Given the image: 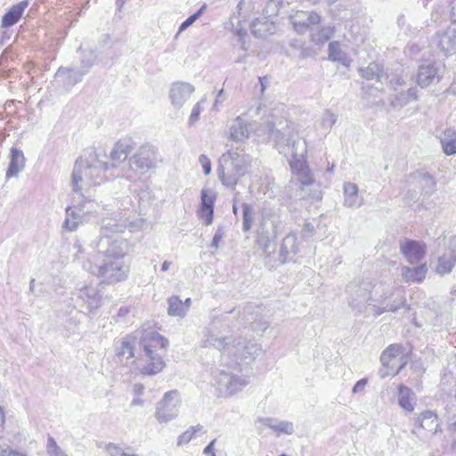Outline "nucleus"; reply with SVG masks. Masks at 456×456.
Masks as SVG:
<instances>
[{"label": "nucleus", "mask_w": 456, "mask_h": 456, "mask_svg": "<svg viewBox=\"0 0 456 456\" xmlns=\"http://www.w3.org/2000/svg\"><path fill=\"white\" fill-rule=\"evenodd\" d=\"M229 328L224 321L216 318L204 330L201 343L205 347L212 346L217 349L222 355L234 361L253 359L260 350L258 346L245 339L224 334Z\"/></svg>", "instance_id": "1"}, {"label": "nucleus", "mask_w": 456, "mask_h": 456, "mask_svg": "<svg viewBox=\"0 0 456 456\" xmlns=\"http://www.w3.org/2000/svg\"><path fill=\"white\" fill-rule=\"evenodd\" d=\"M127 225L126 219L103 217L102 220L101 234L91 244L96 252V261L102 258L124 259L128 250V242L118 233L123 232Z\"/></svg>", "instance_id": "2"}, {"label": "nucleus", "mask_w": 456, "mask_h": 456, "mask_svg": "<svg viewBox=\"0 0 456 456\" xmlns=\"http://www.w3.org/2000/svg\"><path fill=\"white\" fill-rule=\"evenodd\" d=\"M109 171V164L99 159L94 151L80 157L75 162L71 184L75 192L84 196L91 187L100 185L108 177L105 173Z\"/></svg>", "instance_id": "3"}, {"label": "nucleus", "mask_w": 456, "mask_h": 456, "mask_svg": "<svg viewBox=\"0 0 456 456\" xmlns=\"http://www.w3.org/2000/svg\"><path fill=\"white\" fill-rule=\"evenodd\" d=\"M267 136L270 142L273 143L280 153L285 152L291 149V154L296 151L294 146L298 144H306L305 141H301L295 130L294 123L282 117H273L265 126Z\"/></svg>", "instance_id": "4"}, {"label": "nucleus", "mask_w": 456, "mask_h": 456, "mask_svg": "<svg viewBox=\"0 0 456 456\" xmlns=\"http://www.w3.org/2000/svg\"><path fill=\"white\" fill-rule=\"evenodd\" d=\"M249 165L248 155L228 151L219 159L218 177L224 186L234 189L238 181L248 173Z\"/></svg>", "instance_id": "5"}, {"label": "nucleus", "mask_w": 456, "mask_h": 456, "mask_svg": "<svg viewBox=\"0 0 456 456\" xmlns=\"http://www.w3.org/2000/svg\"><path fill=\"white\" fill-rule=\"evenodd\" d=\"M82 267L86 272L101 277L110 283L126 280L130 270L124 259L102 258L93 263L92 259L88 258L82 262Z\"/></svg>", "instance_id": "6"}, {"label": "nucleus", "mask_w": 456, "mask_h": 456, "mask_svg": "<svg viewBox=\"0 0 456 456\" xmlns=\"http://www.w3.org/2000/svg\"><path fill=\"white\" fill-rule=\"evenodd\" d=\"M168 345L167 339L154 330H145L140 338V346L150 362L142 368V374L154 375L164 368L162 357L157 353L159 349H165Z\"/></svg>", "instance_id": "7"}, {"label": "nucleus", "mask_w": 456, "mask_h": 456, "mask_svg": "<svg viewBox=\"0 0 456 456\" xmlns=\"http://www.w3.org/2000/svg\"><path fill=\"white\" fill-rule=\"evenodd\" d=\"M281 222L272 208H264L257 229L256 241L263 251L267 252L270 243L276 240Z\"/></svg>", "instance_id": "8"}, {"label": "nucleus", "mask_w": 456, "mask_h": 456, "mask_svg": "<svg viewBox=\"0 0 456 456\" xmlns=\"http://www.w3.org/2000/svg\"><path fill=\"white\" fill-rule=\"evenodd\" d=\"M375 287L371 282L366 281L350 282L346 286V293L348 304L352 309L361 314L371 305L374 301L371 292Z\"/></svg>", "instance_id": "9"}, {"label": "nucleus", "mask_w": 456, "mask_h": 456, "mask_svg": "<svg viewBox=\"0 0 456 456\" xmlns=\"http://www.w3.org/2000/svg\"><path fill=\"white\" fill-rule=\"evenodd\" d=\"M296 151L292 153V159L290 161V167L293 174L296 175L297 180L300 183L302 187L309 186L314 183L313 175L305 159L307 150L306 144H298L297 142L294 145ZM300 199L305 198L304 188H301L300 192L297 195Z\"/></svg>", "instance_id": "10"}, {"label": "nucleus", "mask_w": 456, "mask_h": 456, "mask_svg": "<svg viewBox=\"0 0 456 456\" xmlns=\"http://www.w3.org/2000/svg\"><path fill=\"white\" fill-rule=\"evenodd\" d=\"M159 162H160V159L158 149L151 144H145L141 146L129 159V167L143 175L149 170L156 168Z\"/></svg>", "instance_id": "11"}, {"label": "nucleus", "mask_w": 456, "mask_h": 456, "mask_svg": "<svg viewBox=\"0 0 456 456\" xmlns=\"http://www.w3.org/2000/svg\"><path fill=\"white\" fill-rule=\"evenodd\" d=\"M180 404L181 398L177 390L166 392L156 405L154 414L156 419L159 423H167L175 419L179 414Z\"/></svg>", "instance_id": "12"}, {"label": "nucleus", "mask_w": 456, "mask_h": 456, "mask_svg": "<svg viewBox=\"0 0 456 456\" xmlns=\"http://www.w3.org/2000/svg\"><path fill=\"white\" fill-rule=\"evenodd\" d=\"M215 380L218 390V396L224 397L234 395L248 384L246 379L224 370L216 371L215 373Z\"/></svg>", "instance_id": "13"}, {"label": "nucleus", "mask_w": 456, "mask_h": 456, "mask_svg": "<svg viewBox=\"0 0 456 456\" xmlns=\"http://www.w3.org/2000/svg\"><path fill=\"white\" fill-rule=\"evenodd\" d=\"M216 200V194L214 191L210 189L201 190L200 204L197 216L206 226H208L213 223Z\"/></svg>", "instance_id": "14"}, {"label": "nucleus", "mask_w": 456, "mask_h": 456, "mask_svg": "<svg viewBox=\"0 0 456 456\" xmlns=\"http://www.w3.org/2000/svg\"><path fill=\"white\" fill-rule=\"evenodd\" d=\"M443 67L437 62H427L419 67L416 81L421 87L438 83L442 78Z\"/></svg>", "instance_id": "15"}, {"label": "nucleus", "mask_w": 456, "mask_h": 456, "mask_svg": "<svg viewBox=\"0 0 456 456\" xmlns=\"http://www.w3.org/2000/svg\"><path fill=\"white\" fill-rule=\"evenodd\" d=\"M434 43L446 56L456 53V25L452 24L436 34Z\"/></svg>", "instance_id": "16"}, {"label": "nucleus", "mask_w": 456, "mask_h": 456, "mask_svg": "<svg viewBox=\"0 0 456 456\" xmlns=\"http://www.w3.org/2000/svg\"><path fill=\"white\" fill-rule=\"evenodd\" d=\"M130 142L127 140L118 141L110 152L111 165H109V171H110V177H118L124 175L121 170L118 169V165L125 161L132 151Z\"/></svg>", "instance_id": "17"}, {"label": "nucleus", "mask_w": 456, "mask_h": 456, "mask_svg": "<svg viewBox=\"0 0 456 456\" xmlns=\"http://www.w3.org/2000/svg\"><path fill=\"white\" fill-rule=\"evenodd\" d=\"M290 22L297 34H305L311 26L321 22V16L315 12L297 11L290 16Z\"/></svg>", "instance_id": "18"}, {"label": "nucleus", "mask_w": 456, "mask_h": 456, "mask_svg": "<svg viewBox=\"0 0 456 456\" xmlns=\"http://www.w3.org/2000/svg\"><path fill=\"white\" fill-rule=\"evenodd\" d=\"M194 92V86L187 82L173 83L169 91V98L172 105L180 109Z\"/></svg>", "instance_id": "19"}, {"label": "nucleus", "mask_w": 456, "mask_h": 456, "mask_svg": "<svg viewBox=\"0 0 456 456\" xmlns=\"http://www.w3.org/2000/svg\"><path fill=\"white\" fill-rule=\"evenodd\" d=\"M256 428L259 434L264 433V428L267 427L273 431L280 434L291 435L294 432L293 423L287 420H279L274 418H258L256 420Z\"/></svg>", "instance_id": "20"}, {"label": "nucleus", "mask_w": 456, "mask_h": 456, "mask_svg": "<svg viewBox=\"0 0 456 456\" xmlns=\"http://www.w3.org/2000/svg\"><path fill=\"white\" fill-rule=\"evenodd\" d=\"M415 425L419 428L425 430L430 436H434L441 431V425L437 414L430 410L419 413L416 418Z\"/></svg>", "instance_id": "21"}, {"label": "nucleus", "mask_w": 456, "mask_h": 456, "mask_svg": "<svg viewBox=\"0 0 456 456\" xmlns=\"http://www.w3.org/2000/svg\"><path fill=\"white\" fill-rule=\"evenodd\" d=\"M400 248L411 264L419 263L425 254V246L416 240H405L401 243Z\"/></svg>", "instance_id": "22"}, {"label": "nucleus", "mask_w": 456, "mask_h": 456, "mask_svg": "<svg viewBox=\"0 0 456 456\" xmlns=\"http://www.w3.org/2000/svg\"><path fill=\"white\" fill-rule=\"evenodd\" d=\"M86 74V70L75 68L60 67L55 73V77L61 79L65 86H73L80 82Z\"/></svg>", "instance_id": "23"}, {"label": "nucleus", "mask_w": 456, "mask_h": 456, "mask_svg": "<svg viewBox=\"0 0 456 456\" xmlns=\"http://www.w3.org/2000/svg\"><path fill=\"white\" fill-rule=\"evenodd\" d=\"M249 136L248 123L241 116H238L229 128V139L243 142Z\"/></svg>", "instance_id": "24"}, {"label": "nucleus", "mask_w": 456, "mask_h": 456, "mask_svg": "<svg viewBox=\"0 0 456 456\" xmlns=\"http://www.w3.org/2000/svg\"><path fill=\"white\" fill-rule=\"evenodd\" d=\"M77 297L86 305L89 312L97 309L101 305V296L94 287H84L78 291Z\"/></svg>", "instance_id": "25"}, {"label": "nucleus", "mask_w": 456, "mask_h": 456, "mask_svg": "<svg viewBox=\"0 0 456 456\" xmlns=\"http://www.w3.org/2000/svg\"><path fill=\"white\" fill-rule=\"evenodd\" d=\"M25 161L26 159L22 151L16 148H12L10 163L6 171V178L17 176L18 174L23 170L25 167Z\"/></svg>", "instance_id": "26"}, {"label": "nucleus", "mask_w": 456, "mask_h": 456, "mask_svg": "<svg viewBox=\"0 0 456 456\" xmlns=\"http://www.w3.org/2000/svg\"><path fill=\"white\" fill-rule=\"evenodd\" d=\"M28 1H21L12 5L2 18V27L10 28L13 26L22 16L25 9L28 7Z\"/></svg>", "instance_id": "27"}, {"label": "nucleus", "mask_w": 456, "mask_h": 456, "mask_svg": "<svg viewBox=\"0 0 456 456\" xmlns=\"http://www.w3.org/2000/svg\"><path fill=\"white\" fill-rule=\"evenodd\" d=\"M456 264V250H446L441 256L438 257L436 271L439 274H446L452 272Z\"/></svg>", "instance_id": "28"}, {"label": "nucleus", "mask_w": 456, "mask_h": 456, "mask_svg": "<svg viewBox=\"0 0 456 456\" xmlns=\"http://www.w3.org/2000/svg\"><path fill=\"white\" fill-rule=\"evenodd\" d=\"M407 354H405V350L403 351V357L397 356L396 358H393L390 362L382 363L385 370H380L379 373L382 378L387 376L397 375L403 368L407 364Z\"/></svg>", "instance_id": "29"}, {"label": "nucleus", "mask_w": 456, "mask_h": 456, "mask_svg": "<svg viewBox=\"0 0 456 456\" xmlns=\"http://www.w3.org/2000/svg\"><path fill=\"white\" fill-rule=\"evenodd\" d=\"M358 186L354 183H344L345 206L358 208L362 205V199L359 196Z\"/></svg>", "instance_id": "30"}, {"label": "nucleus", "mask_w": 456, "mask_h": 456, "mask_svg": "<svg viewBox=\"0 0 456 456\" xmlns=\"http://www.w3.org/2000/svg\"><path fill=\"white\" fill-rule=\"evenodd\" d=\"M136 338L126 336L123 338L116 346V355L120 358L131 359L134 355V345Z\"/></svg>", "instance_id": "31"}, {"label": "nucleus", "mask_w": 456, "mask_h": 456, "mask_svg": "<svg viewBox=\"0 0 456 456\" xmlns=\"http://www.w3.org/2000/svg\"><path fill=\"white\" fill-rule=\"evenodd\" d=\"M427 271L425 264L415 267L404 266L402 269V277L406 282H421L426 277Z\"/></svg>", "instance_id": "32"}, {"label": "nucleus", "mask_w": 456, "mask_h": 456, "mask_svg": "<svg viewBox=\"0 0 456 456\" xmlns=\"http://www.w3.org/2000/svg\"><path fill=\"white\" fill-rule=\"evenodd\" d=\"M415 394L406 386L400 385L398 387V403L406 411L411 412L414 410L413 401Z\"/></svg>", "instance_id": "33"}, {"label": "nucleus", "mask_w": 456, "mask_h": 456, "mask_svg": "<svg viewBox=\"0 0 456 456\" xmlns=\"http://www.w3.org/2000/svg\"><path fill=\"white\" fill-rule=\"evenodd\" d=\"M441 144L446 155L456 154V131L451 128L446 129L441 137Z\"/></svg>", "instance_id": "34"}, {"label": "nucleus", "mask_w": 456, "mask_h": 456, "mask_svg": "<svg viewBox=\"0 0 456 456\" xmlns=\"http://www.w3.org/2000/svg\"><path fill=\"white\" fill-rule=\"evenodd\" d=\"M297 236L289 233L283 240L281 245L280 253L283 256V261L289 258L290 255H295L297 252Z\"/></svg>", "instance_id": "35"}, {"label": "nucleus", "mask_w": 456, "mask_h": 456, "mask_svg": "<svg viewBox=\"0 0 456 456\" xmlns=\"http://www.w3.org/2000/svg\"><path fill=\"white\" fill-rule=\"evenodd\" d=\"M359 73L362 77L367 80H377L379 81L383 75V67L379 63L373 61L370 62L365 68H360Z\"/></svg>", "instance_id": "36"}, {"label": "nucleus", "mask_w": 456, "mask_h": 456, "mask_svg": "<svg viewBox=\"0 0 456 456\" xmlns=\"http://www.w3.org/2000/svg\"><path fill=\"white\" fill-rule=\"evenodd\" d=\"M251 32L256 37H264L267 33H272L274 28L273 23L269 20L255 19L250 24Z\"/></svg>", "instance_id": "37"}, {"label": "nucleus", "mask_w": 456, "mask_h": 456, "mask_svg": "<svg viewBox=\"0 0 456 456\" xmlns=\"http://www.w3.org/2000/svg\"><path fill=\"white\" fill-rule=\"evenodd\" d=\"M167 314L170 316L183 318L187 314V305H183V301L177 296H172L168 298Z\"/></svg>", "instance_id": "38"}, {"label": "nucleus", "mask_w": 456, "mask_h": 456, "mask_svg": "<svg viewBox=\"0 0 456 456\" xmlns=\"http://www.w3.org/2000/svg\"><path fill=\"white\" fill-rule=\"evenodd\" d=\"M329 60L338 61L343 65L349 64L346 54L341 50L340 43L338 41H332L329 44Z\"/></svg>", "instance_id": "39"}, {"label": "nucleus", "mask_w": 456, "mask_h": 456, "mask_svg": "<svg viewBox=\"0 0 456 456\" xmlns=\"http://www.w3.org/2000/svg\"><path fill=\"white\" fill-rule=\"evenodd\" d=\"M335 33V28L334 27H324L319 29L318 31L311 34V40L315 45H324L329 39L331 38V37Z\"/></svg>", "instance_id": "40"}, {"label": "nucleus", "mask_w": 456, "mask_h": 456, "mask_svg": "<svg viewBox=\"0 0 456 456\" xmlns=\"http://www.w3.org/2000/svg\"><path fill=\"white\" fill-rule=\"evenodd\" d=\"M66 219L62 225L63 228H66L70 232L76 231L81 224L80 215L77 213L76 210L71 207H68L66 208Z\"/></svg>", "instance_id": "41"}, {"label": "nucleus", "mask_w": 456, "mask_h": 456, "mask_svg": "<svg viewBox=\"0 0 456 456\" xmlns=\"http://www.w3.org/2000/svg\"><path fill=\"white\" fill-rule=\"evenodd\" d=\"M403 351H404V347L399 344H394L389 346L381 354L380 362L381 363L390 362L393 358H396L397 356L403 357Z\"/></svg>", "instance_id": "42"}, {"label": "nucleus", "mask_w": 456, "mask_h": 456, "mask_svg": "<svg viewBox=\"0 0 456 456\" xmlns=\"http://www.w3.org/2000/svg\"><path fill=\"white\" fill-rule=\"evenodd\" d=\"M105 450L110 456H139L133 452L131 447L124 448L120 444L114 443H109Z\"/></svg>", "instance_id": "43"}, {"label": "nucleus", "mask_w": 456, "mask_h": 456, "mask_svg": "<svg viewBox=\"0 0 456 456\" xmlns=\"http://www.w3.org/2000/svg\"><path fill=\"white\" fill-rule=\"evenodd\" d=\"M73 249L75 250V259L77 260L81 265L83 261H86L88 258H91L93 263L96 261V252L93 249V251L87 253V256H86L85 249L83 248L81 243L78 240L73 244Z\"/></svg>", "instance_id": "44"}, {"label": "nucleus", "mask_w": 456, "mask_h": 456, "mask_svg": "<svg viewBox=\"0 0 456 456\" xmlns=\"http://www.w3.org/2000/svg\"><path fill=\"white\" fill-rule=\"evenodd\" d=\"M197 432H204L201 425L191 426L185 432L181 434L177 438V445L188 444L195 436Z\"/></svg>", "instance_id": "45"}, {"label": "nucleus", "mask_w": 456, "mask_h": 456, "mask_svg": "<svg viewBox=\"0 0 456 456\" xmlns=\"http://www.w3.org/2000/svg\"><path fill=\"white\" fill-rule=\"evenodd\" d=\"M96 61V54L92 50L82 51V59L80 61V68L82 70H86V74L89 69L94 66Z\"/></svg>", "instance_id": "46"}, {"label": "nucleus", "mask_w": 456, "mask_h": 456, "mask_svg": "<svg viewBox=\"0 0 456 456\" xmlns=\"http://www.w3.org/2000/svg\"><path fill=\"white\" fill-rule=\"evenodd\" d=\"M242 218H243V230L248 232L250 230L254 220V209L251 205L248 203L242 204Z\"/></svg>", "instance_id": "47"}, {"label": "nucleus", "mask_w": 456, "mask_h": 456, "mask_svg": "<svg viewBox=\"0 0 456 456\" xmlns=\"http://www.w3.org/2000/svg\"><path fill=\"white\" fill-rule=\"evenodd\" d=\"M46 451L49 456H67V454L58 446L53 437L48 436Z\"/></svg>", "instance_id": "48"}, {"label": "nucleus", "mask_w": 456, "mask_h": 456, "mask_svg": "<svg viewBox=\"0 0 456 456\" xmlns=\"http://www.w3.org/2000/svg\"><path fill=\"white\" fill-rule=\"evenodd\" d=\"M205 100H202L201 102H197L192 110H191V113L189 117V120H188V124L189 126H192L194 125V123H196L199 118H200V115L203 110L202 106H201V102H203Z\"/></svg>", "instance_id": "49"}, {"label": "nucleus", "mask_w": 456, "mask_h": 456, "mask_svg": "<svg viewBox=\"0 0 456 456\" xmlns=\"http://www.w3.org/2000/svg\"><path fill=\"white\" fill-rule=\"evenodd\" d=\"M387 312L395 313L406 305V299L403 296L397 297L393 302L387 303Z\"/></svg>", "instance_id": "50"}, {"label": "nucleus", "mask_w": 456, "mask_h": 456, "mask_svg": "<svg viewBox=\"0 0 456 456\" xmlns=\"http://www.w3.org/2000/svg\"><path fill=\"white\" fill-rule=\"evenodd\" d=\"M332 5V11L336 12L337 15H340L342 10L346 11L352 7V4H350L349 0H338Z\"/></svg>", "instance_id": "51"}, {"label": "nucleus", "mask_w": 456, "mask_h": 456, "mask_svg": "<svg viewBox=\"0 0 456 456\" xmlns=\"http://www.w3.org/2000/svg\"><path fill=\"white\" fill-rule=\"evenodd\" d=\"M225 236L224 230L222 226H218L215 235L213 237L212 242H211V248H219V242L224 239Z\"/></svg>", "instance_id": "52"}, {"label": "nucleus", "mask_w": 456, "mask_h": 456, "mask_svg": "<svg viewBox=\"0 0 456 456\" xmlns=\"http://www.w3.org/2000/svg\"><path fill=\"white\" fill-rule=\"evenodd\" d=\"M336 115L330 111L327 110L322 116V125L327 128H330L336 123Z\"/></svg>", "instance_id": "53"}, {"label": "nucleus", "mask_w": 456, "mask_h": 456, "mask_svg": "<svg viewBox=\"0 0 456 456\" xmlns=\"http://www.w3.org/2000/svg\"><path fill=\"white\" fill-rule=\"evenodd\" d=\"M198 20V14H192L190 17H188L182 24L180 25L178 28V32L175 36V37H178L179 34L183 32L185 29H187L190 26H191L196 20Z\"/></svg>", "instance_id": "54"}, {"label": "nucleus", "mask_w": 456, "mask_h": 456, "mask_svg": "<svg viewBox=\"0 0 456 456\" xmlns=\"http://www.w3.org/2000/svg\"><path fill=\"white\" fill-rule=\"evenodd\" d=\"M410 102H411L410 100V98H408L405 95L404 91H402V92L398 93L397 94H395V99L393 100L392 102L395 106H404L407 103H409Z\"/></svg>", "instance_id": "55"}, {"label": "nucleus", "mask_w": 456, "mask_h": 456, "mask_svg": "<svg viewBox=\"0 0 456 456\" xmlns=\"http://www.w3.org/2000/svg\"><path fill=\"white\" fill-rule=\"evenodd\" d=\"M199 162L202 166L204 174L206 175H209L211 173V161H210V159L205 154H201L199 157Z\"/></svg>", "instance_id": "56"}, {"label": "nucleus", "mask_w": 456, "mask_h": 456, "mask_svg": "<svg viewBox=\"0 0 456 456\" xmlns=\"http://www.w3.org/2000/svg\"><path fill=\"white\" fill-rule=\"evenodd\" d=\"M447 432L453 439V444H456V415L449 419L447 424Z\"/></svg>", "instance_id": "57"}, {"label": "nucleus", "mask_w": 456, "mask_h": 456, "mask_svg": "<svg viewBox=\"0 0 456 456\" xmlns=\"http://www.w3.org/2000/svg\"><path fill=\"white\" fill-rule=\"evenodd\" d=\"M367 379H362L358 380L353 387V393L356 394L359 392H362L366 387Z\"/></svg>", "instance_id": "58"}, {"label": "nucleus", "mask_w": 456, "mask_h": 456, "mask_svg": "<svg viewBox=\"0 0 456 456\" xmlns=\"http://www.w3.org/2000/svg\"><path fill=\"white\" fill-rule=\"evenodd\" d=\"M0 456H26V455H24L20 452H18L16 451H13L8 447L6 449H2L0 451Z\"/></svg>", "instance_id": "59"}, {"label": "nucleus", "mask_w": 456, "mask_h": 456, "mask_svg": "<svg viewBox=\"0 0 456 456\" xmlns=\"http://www.w3.org/2000/svg\"><path fill=\"white\" fill-rule=\"evenodd\" d=\"M144 386L140 383H136L133 386V393L134 396H141L143 394Z\"/></svg>", "instance_id": "60"}, {"label": "nucleus", "mask_w": 456, "mask_h": 456, "mask_svg": "<svg viewBox=\"0 0 456 456\" xmlns=\"http://www.w3.org/2000/svg\"><path fill=\"white\" fill-rule=\"evenodd\" d=\"M451 4H452V9H451V13H450L451 23L456 25V0H452Z\"/></svg>", "instance_id": "61"}, {"label": "nucleus", "mask_w": 456, "mask_h": 456, "mask_svg": "<svg viewBox=\"0 0 456 456\" xmlns=\"http://www.w3.org/2000/svg\"><path fill=\"white\" fill-rule=\"evenodd\" d=\"M405 95L410 98L411 101L417 99V90L413 87L409 88L407 91L404 92Z\"/></svg>", "instance_id": "62"}, {"label": "nucleus", "mask_w": 456, "mask_h": 456, "mask_svg": "<svg viewBox=\"0 0 456 456\" xmlns=\"http://www.w3.org/2000/svg\"><path fill=\"white\" fill-rule=\"evenodd\" d=\"M372 309H373L374 314L376 316H379V315H381L382 314H384L385 312H387V305H386L385 307H379L376 305H372Z\"/></svg>", "instance_id": "63"}, {"label": "nucleus", "mask_w": 456, "mask_h": 456, "mask_svg": "<svg viewBox=\"0 0 456 456\" xmlns=\"http://www.w3.org/2000/svg\"><path fill=\"white\" fill-rule=\"evenodd\" d=\"M224 90L221 89L218 94H217V96H216V99L215 101V103H214V108L215 109H217V105L219 103H222L223 101H224Z\"/></svg>", "instance_id": "64"}]
</instances>
